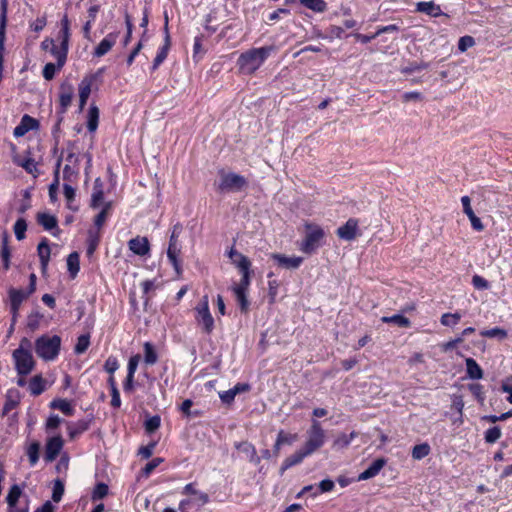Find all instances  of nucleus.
<instances>
[{
  "label": "nucleus",
  "mask_w": 512,
  "mask_h": 512,
  "mask_svg": "<svg viewBox=\"0 0 512 512\" xmlns=\"http://www.w3.org/2000/svg\"><path fill=\"white\" fill-rule=\"evenodd\" d=\"M272 47L253 48L242 53L238 60L237 65L243 74L251 75L264 63L272 51Z\"/></svg>",
  "instance_id": "nucleus-1"
},
{
  "label": "nucleus",
  "mask_w": 512,
  "mask_h": 512,
  "mask_svg": "<svg viewBox=\"0 0 512 512\" xmlns=\"http://www.w3.org/2000/svg\"><path fill=\"white\" fill-rule=\"evenodd\" d=\"M32 343L28 338H22L19 347L12 353L15 369L19 376H26L32 372L35 361L31 353Z\"/></svg>",
  "instance_id": "nucleus-2"
},
{
  "label": "nucleus",
  "mask_w": 512,
  "mask_h": 512,
  "mask_svg": "<svg viewBox=\"0 0 512 512\" xmlns=\"http://www.w3.org/2000/svg\"><path fill=\"white\" fill-rule=\"evenodd\" d=\"M61 345V339L59 336L54 335L52 337L43 335L39 337L35 342L36 354L46 360H53L59 353Z\"/></svg>",
  "instance_id": "nucleus-3"
},
{
  "label": "nucleus",
  "mask_w": 512,
  "mask_h": 512,
  "mask_svg": "<svg viewBox=\"0 0 512 512\" xmlns=\"http://www.w3.org/2000/svg\"><path fill=\"white\" fill-rule=\"evenodd\" d=\"M306 234L299 245L302 252L306 254L314 253L322 244L325 237L324 230L316 224H306Z\"/></svg>",
  "instance_id": "nucleus-4"
},
{
  "label": "nucleus",
  "mask_w": 512,
  "mask_h": 512,
  "mask_svg": "<svg viewBox=\"0 0 512 512\" xmlns=\"http://www.w3.org/2000/svg\"><path fill=\"white\" fill-rule=\"evenodd\" d=\"M219 176V182L214 184L219 193L240 191L247 184L243 176L233 172L227 173L221 170Z\"/></svg>",
  "instance_id": "nucleus-5"
},
{
  "label": "nucleus",
  "mask_w": 512,
  "mask_h": 512,
  "mask_svg": "<svg viewBox=\"0 0 512 512\" xmlns=\"http://www.w3.org/2000/svg\"><path fill=\"white\" fill-rule=\"evenodd\" d=\"M325 439L326 434L321 427V423L317 420H312L311 426L307 431V440L304 447L312 454L324 445Z\"/></svg>",
  "instance_id": "nucleus-6"
},
{
  "label": "nucleus",
  "mask_w": 512,
  "mask_h": 512,
  "mask_svg": "<svg viewBox=\"0 0 512 512\" xmlns=\"http://www.w3.org/2000/svg\"><path fill=\"white\" fill-rule=\"evenodd\" d=\"M196 321L199 325H202L203 330L210 334L214 328V319L209 310V298L208 295H204L197 306L195 307Z\"/></svg>",
  "instance_id": "nucleus-7"
},
{
  "label": "nucleus",
  "mask_w": 512,
  "mask_h": 512,
  "mask_svg": "<svg viewBox=\"0 0 512 512\" xmlns=\"http://www.w3.org/2000/svg\"><path fill=\"white\" fill-rule=\"evenodd\" d=\"M208 500L209 497L206 493L193 492V496L181 501L179 509L181 512H200Z\"/></svg>",
  "instance_id": "nucleus-8"
},
{
  "label": "nucleus",
  "mask_w": 512,
  "mask_h": 512,
  "mask_svg": "<svg viewBox=\"0 0 512 512\" xmlns=\"http://www.w3.org/2000/svg\"><path fill=\"white\" fill-rule=\"evenodd\" d=\"M237 268L242 274V277L240 282L233 286L232 290L239 289L240 291L247 292L251 279V262L248 257H243L240 261H237Z\"/></svg>",
  "instance_id": "nucleus-9"
},
{
  "label": "nucleus",
  "mask_w": 512,
  "mask_h": 512,
  "mask_svg": "<svg viewBox=\"0 0 512 512\" xmlns=\"http://www.w3.org/2000/svg\"><path fill=\"white\" fill-rule=\"evenodd\" d=\"M130 252L140 258H148L151 253L150 241L147 237L139 235L130 239Z\"/></svg>",
  "instance_id": "nucleus-10"
},
{
  "label": "nucleus",
  "mask_w": 512,
  "mask_h": 512,
  "mask_svg": "<svg viewBox=\"0 0 512 512\" xmlns=\"http://www.w3.org/2000/svg\"><path fill=\"white\" fill-rule=\"evenodd\" d=\"M9 298H10V303H11V311H12V315H13L11 329H13V324L15 323V321L17 319L18 311L21 306V303L25 299L28 298V294H26V292L21 289L11 288L9 290Z\"/></svg>",
  "instance_id": "nucleus-11"
},
{
  "label": "nucleus",
  "mask_w": 512,
  "mask_h": 512,
  "mask_svg": "<svg viewBox=\"0 0 512 512\" xmlns=\"http://www.w3.org/2000/svg\"><path fill=\"white\" fill-rule=\"evenodd\" d=\"M64 445V441L61 436H54L50 438L46 444L45 448V460L47 462H52L56 459V457L61 452Z\"/></svg>",
  "instance_id": "nucleus-12"
},
{
  "label": "nucleus",
  "mask_w": 512,
  "mask_h": 512,
  "mask_svg": "<svg viewBox=\"0 0 512 512\" xmlns=\"http://www.w3.org/2000/svg\"><path fill=\"white\" fill-rule=\"evenodd\" d=\"M358 229V221L354 218H350L347 220V222L340 226L336 234L340 239L351 241L355 239Z\"/></svg>",
  "instance_id": "nucleus-13"
},
{
  "label": "nucleus",
  "mask_w": 512,
  "mask_h": 512,
  "mask_svg": "<svg viewBox=\"0 0 512 512\" xmlns=\"http://www.w3.org/2000/svg\"><path fill=\"white\" fill-rule=\"evenodd\" d=\"M250 388L248 383H237L233 388L219 392V397L224 404L231 405L237 394L248 392Z\"/></svg>",
  "instance_id": "nucleus-14"
},
{
  "label": "nucleus",
  "mask_w": 512,
  "mask_h": 512,
  "mask_svg": "<svg viewBox=\"0 0 512 512\" xmlns=\"http://www.w3.org/2000/svg\"><path fill=\"white\" fill-rule=\"evenodd\" d=\"M96 80V75H89L85 77L81 83L79 84V102H80V110H83L84 106L86 105V102L89 98V95L91 93V88L93 83Z\"/></svg>",
  "instance_id": "nucleus-15"
},
{
  "label": "nucleus",
  "mask_w": 512,
  "mask_h": 512,
  "mask_svg": "<svg viewBox=\"0 0 512 512\" xmlns=\"http://www.w3.org/2000/svg\"><path fill=\"white\" fill-rule=\"evenodd\" d=\"M74 95V87L68 82H64L60 85L59 102L61 106V112L64 113L70 106Z\"/></svg>",
  "instance_id": "nucleus-16"
},
{
  "label": "nucleus",
  "mask_w": 512,
  "mask_h": 512,
  "mask_svg": "<svg viewBox=\"0 0 512 512\" xmlns=\"http://www.w3.org/2000/svg\"><path fill=\"white\" fill-rule=\"evenodd\" d=\"M271 258L274 259L279 266L284 267L286 269H297L303 262L302 257H288L279 253L272 254Z\"/></svg>",
  "instance_id": "nucleus-17"
},
{
  "label": "nucleus",
  "mask_w": 512,
  "mask_h": 512,
  "mask_svg": "<svg viewBox=\"0 0 512 512\" xmlns=\"http://www.w3.org/2000/svg\"><path fill=\"white\" fill-rule=\"evenodd\" d=\"M386 460L384 458H378L373 461L367 469L359 474L358 480L364 481L375 477L381 469L385 466Z\"/></svg>",
  "instance_id": "nucleus-18"
},
{
  "label": "nucleus",
  "mask_w": 512,
  "mask_h": 512,
  "mask_svg": "<svg viewBox=\"0 0 512 512\" xmlns=\"http://www.w3.org/2000/svg\"><path fill=\"white\" fill-rule=\"evenodd\" d=\"M416 11L424 13L431 17H439L443 15V12L439 5L433 1H421L416 4Z\"/></svg>",
  "instance_id": "nucleus-19"
},
{
  "label": "nucleus",
  "mask_w": 512,
  "mask_h": 512,
  "mask_svg": "<svg viewBox=\"0 0 512 512\" xmlns=\"http://www.w3.org/2000/svg\"><path fill=\"white\" fill-rule=\"evenodd\" d=\"M106 202L103 197L102 183L100 179H96L94 182L93 193L91 197V207L93 209H100Z\"/></svg>",
  "instance_id": "nucleus-20"
},
{
  "label": "nucleus",
  "mask_w": 512,
  "mask_h": 512,
  "mask_svg": "<svg viewBox=\"0 0 512 512\" xmlns=\"http://www.w3.org/2000/svg\"><path fill=\"white\" fill-rule=\"evenodd\" d=\"M1 14H0V54L4 49V41H5V29L7 23V10H8V0H1Z\"/></svg>",
  "instance_id": "nucleus-21"
},
{
  "label": "nucleus",
  "mask_w": 512,
  "mask_h": 512,
  "mask_svg": "<svg viewBox=\"0 0 512 512\" xmlns=\"http://www.w3.org/2000/svg\"><path fill=\"white\" fill-rule=\"evenodd\" d=\"M37 126V121L30 117L29 115H24L22 117L20 125H18L14 129V135L16 137L23 136L29 130L35 128Z\"/></svg>",
  "instance_id": "nucleus-22"
},
{
  "label": "nucleus",
  "mask_w": 512,
  "mask_h": 512,
  "mask_svg": "<svg viewBox=\"0 0 512 512\" xmlns=\"http://www.w3.org/2000/svg\"><path fill=\"white\" fill-rule=\"evenodd\" d=\"M466 373L470 379L478 380L483 377V370L473 358H466Z\"/></svg>",
  "instance_id": "nucleus-23"
},
{
  "label": "nucleus",
  "mask_w": 512,
  "mask_h": 512,
  "mask_svg": "<svg viewBox=\"0 0 512 512\" xmlns=\"http://www.w3.org/2000/svg\"><path fill=\"white\" fill-rule=\"evenodd\" d=\"M38 256L40 258L42 271L47 269L50 259V247L46 239L39 243L37 247Z\"/></svg>",
  "instance_id": "nucleus-24"
},
{
  "label": "nucleus",
  "mask_w": 512,
  "mask_h": 512,
  "mask_svg": "<svg viewBox=\"0 0 512 512\" xmlns=\"http://www.w3.org/2000/svg\"><path fill=\"white\" fill-rule=\"evenodd\" d=\"M66 161L68 162L63 169V177L67 182H74L77 178V170L72 164L76 161L74 154H69Z\"/></svg>",
  "instance_id": "nucleus-25"
},
{
  "label": "nucleus",
  "mask_w": 512,
  "mask_h": 512,
  "mask_svg": "<svg viewBox=\"0 0 512 512\" xmlns=\"http://www.w3.org/2000/svg\"><path fill=\"white\" fill-rule=\"evenodd\" d=\"M236 448L240 450L241 452L245 453L247 457L249 458L250 462L258 463L259 457L257 456V452L255 447L248 442H240L236 444Z\"/></svg>",
  "instance_id": "nucleus-26"
},
{
  "label": "nucleus",
  "mask_w": 512,
  "mask_h": 512,
  "mask_svg": "<svg viewBox=\"0 0 512 512\" xmlns=\"http://www.w3.org/2000/svg\"><path fill=\"white\" fill-rule=\"evenodd\" d=\"M67 269L70 273L71 278H75L80 269L79 254L72 252L67 257Z\"/></svg>",
  "instance_id": "nucleus-27"
},
{
  "label": "nucleus",
  "mask_w": 512,
  "mask_h": 512,
  "mask_svg": "<svg viewBox=\"0 0 512 512\" xmlns=\"http://www.w3.org/2000/svg\"><path fill=\"white\" fill-rule=\"evenodd\" d=\"M111 206H112L111 203H105L104 206L102 208H100L99 213L95 216V219H94V225L96 227L95 231L100 232L102 226L104 225V223L107 219V216L111 209Z\"/></svg>",
  "instance_id": "nucleus-28"
},
{
  "label": "nucleus",
  "mask_w": 512,
  "mask_h": 512,
  "mask_svg": "<svg viewBox=\"0 0 512 512\" xmlns=\"http://www.w3.org/2000/svg\"><path fill=\"white\" fill-rule=\"evenodd\" d=\"M46 381L42 378L41 375H35L29 383V389L31 394L39 395L45 390Z\"/></svg>",
  "instance_id": "nucleus-29"
},
{
  "label": "nucleus",
  "mask_w": 512,
  "mask_h": 512,
  "mask_svg": "<svg viewBox=\"0 0 512 512\" xmlns=\"http://www.w3.org/2000/svg\"><path fill=\"white\" fill-rule=\"evenodd\" d=\"M37 221L46 230H51L57 226V219L55 216L48 213H38Z\"/></svg>",
  "instance_id": "nucleus-30"
},
{
  "label": "nucleus",
  "mask_w": 512,
  "mask_h": 512,
  "mask_svg": "<svg viewBox=\"0 0 512 512\" xmlns=\"http://www.w3.org/2000/svg\"><path fill=\"white\" fill-rule=\"evenodd\" d=\"M49 52L57 59V67L58 69H61L66 62L68 49L63 48L61 45L60 48H58L54 44Z\"/></svg>",
  "instance_id": "nucleus-31"
},
{
  "label": "nucleus",
  "mask_w": 512,
  "mask_h": 512,
  "mask_svg": "<svg viewBox=\"0 0 512 512\" xmlns=\"http://www.w3.org/2000/svg\"><path fill=\"white\" fill-rule=\"evenodd\" d=\"M299 2L306 8L322 13L327 9V4L324 0H299Z\"/></svg>",
  "instance_id": "nucleus-32"
},
{
  "label": "nucleus",
  "mask_w": 512,
  "mask_h": 512,
  "mask_svg": "<svg viewBox=\"0 0 512 512\" xmlns=\"http://www.w3.org/2000/svg\"><path fill=\"white\" fill-rule=\"evenodd\" d=\"M381 321L383 323H393L399 327H409L410 326V320L400 314H395L393 316H383L381 318Z\"/></svg>",
  "instance_id": "nucleus-33"
},
{
  "label": "nucleus",
  "mask_w": 512,
  "mask_h": 512,
  "mask_svg": "<svg viewBox=\"0 0 512 512\" xmlns=\"http://www.w3.org/2000/svg\"><path fill=\"white\" fill-rule=\"evenodd\" d=\"M70 23L67 18V16H64L61 20V31H60V37H61V46L63 48L68 49V43L70 38Z\"/></svg>",
  "instance_id": "nucleus-34"
},
{
  "label": "nucleus",
  "mask_w": 512,
  "mask_h": 512,
  "mask_svg": "<svg viewBox=\"0 0 512 512\" xmlns=\"http://www.w3.org/2000/svg\"><path fill=\"white\" fill-rule=\"evenodd\" d=\"M99 241H100V232L94 231L93 229H91L88 232V239H87V242H88L87 254L89 256L93 255V253L95 252V250L99 244Z\"/></svg>",
  "instance_id": "nucleus-35"
},
{
  "label": "nucleus",
  "mask_w": 512,
  "mask_h": 512,
  "mask_svg": "<svg viewBox=\"0 0 512 512\" xmlns=\"http://www.w3.org/2000/svg\"><path fill=\"white\" fill-rule=\"evenodd\" d=\"M480 335L487 338H498L499 340H504L507 338L508 333L503 328L495 327L492 329L482 330Z\"/></svg>",
  "instance_id": "nucleus-36"
},
{
  "label": "nucleus",
  "mask_w": 512,
  "mask_h": 512,
  "mask_svg": "<svg viewBox=\"0 0 512 512\" xmlns=\"http://www.w3.org/2000/svg\"><path fill=\"white\" fill-rule=\"evenodd\" d=\"M431 451V448L428 443H422L415 445L412 449V458L415 460H421L424 457L428 456Z\"/></svg>",
  "instance_id": "nucleus-37"
},
{
  "label": "nucleus",
  "mask_w": 512,
  "mask_h": 512,
  "mask_svg": "<svg viewBox=\"0 0 512 512\" xmlns=\"http://www.w3.org/2000/svg\"><path fill=\"white\" fill-rule=\"evenodd\" d=\"M88 429V422L79 421L75 424H68L67 430L71 439H74L76 436L80 435L84 431Z\"/></svg>",
  "instance_id": "nucleus-38"
},
{
  "label": "nucleus",
  "mask_w": 512,
  "mask_h": 512,
  "mask_svg": "<svg viewBox=\"0 0 512 512\" xmlns=\"http://www.w3.org/2000/svg\"><path fill=\"white\" fill-rule=\"evenodd\" d=\"M51 407L59 409L60 411H62L64 414H66L68 416L72 415L74 412V409H73L71 403L66 399H56V400L52 401Z\"/></svg>",
  "instance_id": "nucleus-39"
},
{
  "label": "nucleus",
  "mask_w": 512,
  "mask_h": 512,
  "mask_svg": "<svg viewBox=\"0 0 512 512\" xmlns=\"http://www.w3.org/2000/svg\"><path fill=\"white\" fill-rule=\"evenodd\" d=\"M236 301L240 307L241 312L246 313L249 310V301L247 298V292L240 291L239 289H233Z\"/></svg>",
  "instance_id": "nucleus-40"
},
{
  "label": "nucleus",
  "mask_w": 512,
  "mask_h": 512,
  "mask_svg": "<svg viewBox=\"0 0 512 512\" xmlns=\"http://www.w3.org/2000/svg\"><path fill=\"white\" fill-rule=\"evenodd\" d=\"M98 118H99V110L96 106H91L88 113V123L87 128L89 131L93 132L97 129L98 126Z\"/></svg>",
  "instance_id": "nucleus-41"
},
{
  "label": "nucleus",
  "mask_w": 512,
  "mask_h": 512,
  "mask_svg": "<svg viewBox=\"0 0 512 512\" xmlns=\"http://www.w3.org/2000/svg\"><path fill=\"white\" fill-rule=\"evenodd\" d=\"M311 453L308 452V450L304 447L303 449L295 452L294 454H292L290 457H288L286 459V466H293V465H296V464H299L300 462H302V460L310 455Z\"/></svg>",
  "instance_id": "nucleus-42"
},
{
  "label": "nucleus",
  "mask_w": 512,
  "mask_h": 512,
  "mask_svg": "<svg viewBox=\"0 0 512 512\" xmlns=\"http://www.w3.org/2000/svg\"><path fill=\"white\" fill-rule=\"evenodd\" d=\"M144 361L148 365H153L157 361V354L153 345L149 342L144 344Z\"/></svg>",
  "instance_id": "nucleus-43"
},
{
  "label": "nucleus",
  "mask_w": 512,
  "mask_h": 512,
  "mask_svg": "<svg viewBox=\"0 0 512 512\" xmlns=\"http://www.w3.org/2000/svg\"><path fill=\"white\" fill-rule=\"evenodd\" d=\"M179 252H180V249L177 247V244H169V247L167 250V257L177 272H179V262H178V258H177Z\"/></svg>",
  "instance_id": "nucleus-44"
},
{
  "label": "nucleus",
  "mask_w": 512,
  "mask_h": 512,
  "mask_svg": "<svg viewBox=\"0 0 512 512\" xmlns=\"http://www.w3.org/2000/svg\"><path fill=\"white\" fill-rule=\"evenodd\" d=\"M108 486L105 483H98L92 491V501L103 499L108 495Z\"/></svg>",
  "instance_id": "nucleus-45"
},
{
  "label": "nucleus",
  "mask_w": 512,
  "mask_h": 512,
  "mask_svg": "<svg viewBox=\"0 0 512 512\" xmlns=\"http://www.w3.org/2000/svg\"><path fill=\"white\" fill-rule=\"evenodd\" d=\"M461 319L459 313H445L441 316L440 322L443 326H455Z\"/></svg>",
  "instance_id": "nucleus-46"
},
{
  "label": "nucleus",
  "mask_w": 512,
  "mask_h": 512,
  "mask_svg": "<svg viewBox=\"0 0 512 512\" xmlns=\"http://www.w3.org/2000/svg\"><path fill=\"white\" fill-rule=\"evenodd\" d=\"M21 493H22L21 489L18 485H13L11 487V489L7 495V498H6L7 503L10 507H14L17 504V502L21 496Z\"/></svg>",
  "instance_id": "nucleus-47"
},
{
  "label": "nucleus",
  "mask_w": 512,
  "mask_h": 512,
  "mask_svg": "<svg viewBox=\"0 0 512 512\" xmlns=\"http://www.w3.org/2000/svg\"><path fill=\"white\" fill-rule=\"evenodd\" d=\"M356 436L357 434L355 432H351L349 435L341 434L334 441V446L337 448H345Z\"/></svg>",
  "instance_id": "nucleus-48"
},
{
  "label": "nucleus",
  "mask_w": 512,
  "mask_h": 512,
  "mask_svg": "<svg viewBox=\"0 0 512 512\" xmlns=\"http://www.w3.org/2000/svg\"><path fill=\"white\" fill-rule=\"evenodd\" d=\"M90 344V337L89 335H81L78 337L77 343L75 345L74 351L76 354H82L84 353Z\"/></svg>",
  "instance_id": "nucleus-49"
},
{
  "label": "nucleus",
  "mask_w": 512,
  "mask_h": 512,
  "mask_svg": "<svg viewBox=\"0 0 512 512\" xmlns=\"http://www.w3.org/2000/svg\"><path fill=\"white\" fill-rule=\"evenodd\" d=\"M112 46H113V41L110 40L109 38H105L96 47L94 54L97 57H101V56L105 55L111 49Z\"/></svg>",
  "instance_id": "nucleus-50"
},
{
  "label": "nucleus",
  "mask_w": 512,
  "mask_h": 512,
  "mask_svg": "<svg viewBox=\"0 0 512 512\" xmlns=\"http://www.w3.org/2000/svg\"><path fill=\"white\" fill-rule=\"evenodd\" d=\"M160 423L161 419L158 415L152 416L144 422L145 430L148 433H153L160 427Z\"/></svg>",
  "instance_id": "nucleus-51"
},
{
  "label": "nucleus",
  "mask_w": 512,
  "mask_h": 512,
  "mask_svg": "<svg viewBox=\"0 0 512 512\" xmlns=\"http://www.w3.org/2000/svg\"><path fill=\"white\" fill-rule=\"evenodd\" d=\"M26 229V221L23 218L18 219L14 224V233L18 240H23L25 238Z\"/></svg>",
  "instance_id": "nucleus-52"
},
{
  "label": "nucleus",
  "mask_w": 512,
  "mask_h": 512,
  "mask_svg": "<svg viewBox=\"0 0 512 512\" xmlns=\"http://www.w3.org/2000/svg\"><path fill=\"white\" fill-rule=\"evenodd\" d=\"M472 395L482 404L485 400V393L483 386L478 383H473L468 386Z\"/></svg>",
  "instance_id": "nucleus-53"
},
{
  "label": "nucleus",
  "mask_w": 512,
  "mask_h": 512,
  "mask_svg": "<svg viewBox=\"0 0 512 512\" xmlns=\"http://www.w3.org/2000/svg\"><path fill=\"white\" fill-rule=\"evenodd\" d=\"M501 437V429L498 426L489 428L485 432V441L487 443H495Z\"/></svg>",
  "instance_id": "nucleus-54"
},
{
  "label": "nucleus",
  "mask_w": 512,
  "mask_h": 512,
  "mask_svg": "<svg viewBox=\"0 0 512 512\" xmlns=\"http://www.w3.org/2000/svg\"><path fill=\"white\" fill-rule=\"evenodd\" d=\"M40 445L37 442L32 443L27 450V455L31 465H35L39 459Z\"/></svg>",
  "instance_id": "nucleus-55"
},
{
  "label": "nucleus",
  "mask_w": 512,
  "mask_h": 512,
  "mask_svg": "<svg viewBox=\"0 0 512 512\" xmlns=\"http://www.w3.org/2000/svg\"><path fill=\"white\" fill-rule=\"evenodd\" d=\"M163 462L162 458H154L150 462H148L143 469L141 470V476L148 477L150 473L161 463Z\"/></svg>",
  "instance_id": "nucleus-56"
},
{
  "label": "nucleus",
  "mask_w": 512,
  "mask_h": 512,
  "mask_svg": "<svg viewBox=\"0 0 512 512\" xmlns=\"http://www.w3.org/2000/svg\"><path fill=\"white\" fill-rule=\"evenodd\" d=\"M452 409L456 410L459 414V420L462 422V414L464 408V401L461 395H454L452 398Z\"/></svg>",
  "instance_id": "nucleus-57"
},
{
  "label": "nucleus",
  "mask_w": 512,
  "mask_h": 512,
  "mask_svg": "<svg viewBox=\"0 0 512 512\" xmlns=\"http://www.w3.org/2000/svg\"><path fill=\"white\" fill-rule=\"evenodd\" d=\"M297 439V435H288L285 434L283 430H281L278 433L277 439H276V446H281L283 444H291L293 441Z\"/></svg>",
  "instance_id": "nucleus-58"
},
{
  "label": "nucleus",
  "mask_w": 512,
  "mask_h": 512,
  "mask_svg": "<svg viewBox=\"0 0 512 512\" xmlns=\"http://www.w3.org/2000/svg\"><path fill=\"white\" fill-rule=\"evenodd\" d=\"M475 45V40L472 36H463L458 41V49L461 52H465L468 48H471Z\"/></svg>",
  "instance_id": "nucleus-59"
},
{
  "label": "nucleus",
  "mask_w": 512,
  "mask_h": 512,
  "mask_svg": "<svg viewBox=\"0 0 512 512\" xmlns=\"http://www.w3.org/2000/svg\"><path fill=\"white\" fill-rule=\"evenodd\" d=\"M428 67V64L425 63V62H421V63H410L408 66L406 67H403L401 69V73L403 74H411L413 72H416V71H420L422 69H426Z\"/></svg>",
  "instance_id": "nucleus-60"
},
{
  "label": "nucleus",
  "mask_w": 512,
  "mask_h": 512,
  "mask_svg": "<svg viewBox=\"0 0 512 512\" xmlns=\"http://www.w3.org/2000/svg\"><path fill=\"white\" fill-rule=\"evenodd\" d=\"M109 384L111 386V392H112L111 405L113 407H119L120 403H121V401H120V394H119V391L117 390V388L115 386V382H114L113 377L109 378Z\"/></svg>",
  "instance_id": "nucleus-61"
},
{
  "label": "nucleus",
  "mask_w": 512,
  "mask_h": 512,
  "mask_svg": "<svg viewBox=\"0 0 512 512\" xmlns=\"http://www.w3.org/2000/svg\"><path fill=\"white\" fill-rule=\"evenodd\" d=\"M64 494V485L62 481L56 480L53 487L52 499L59 502Z\"/></svg>",
  "instance_id": "nucleus-62"
},
{
  "label": "nucleus",
  "mask_w": 512,
  "mask_h": 512,
  "mask_svg": "<svg viewBox=\"0 0 512 512\" xmlns=\"http://www.w3.org/2000/svg\"><path fill=\"white\" fill-rule=\"evenodd\" d=\"M41 319H42V315L38 311L32 312L28 316L27 326L31 330L37 329Z\"/></svg>",
  "instance_id": "nucleus-63"
},
{
  "label": "nucleus",
  "mask_w": 512,
  "mask_h": 512,
  "mask_svg": "<svg viewBox=\"0 0 512 512\" xmlns=\"http://www.w3.org/2000/svg\"><path fill=\"white\" fill-rule=\"evenodd\" d=\"M501 390L509 394L507 400L512 404V376L507 377L502 381Z\"/></svg>",
  "instance_id": "nucleus-64"
}]
</instances>
